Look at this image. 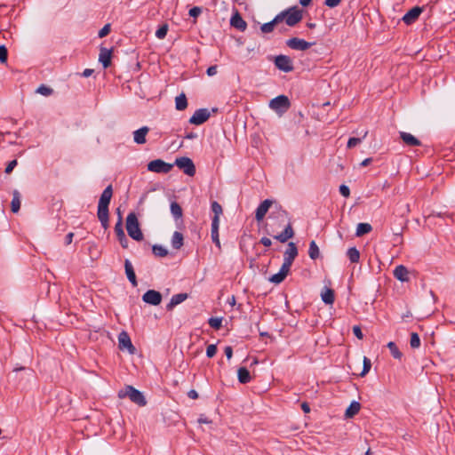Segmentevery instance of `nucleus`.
Here are the masks:
<instances>
[{
  "label": "nucleus",
  "instance_id": "nucleus-1",
  "mask_svg": "<svg viewBox=\"0 0 455 455\" xmlns=\"http://www.w3.org/2000/svg\"><path fill=\"white\" fill-rule=\"evenodd\" d=\"M113 196V188L112 185H108L102 192L99 204H98V219L101 223V226L104 229H107L109 226L108 224V205L110 204L111 198Z\"/></svg>",
  "mask_w": 455,
  "mask_h": 455
},
{
  "label": "nucleus",
  "instance_id": "nucleus-2",
  "mask_svg": "<svg viewBox=\"0 0 455 455\" xmlns=\"http://www.w3.org/2000/svg\"><path fill=\"white\" fill-rule=\"evenodd\" d=\"M126 230L128 235L135 241H142L144 238L140 223L135 212H132L126 218Z\"/></svg>",
  "mask_w": 455,
  "mask_h": 455
},
{
  "label": "nucleus",
  "instance_id": "nucleus-3",
  "mask_svg": "<svg viewBox=\"0 0 455 455\" xmlns=\"http://www.w3.org/2000/svg\"><path fill=\"white\" fill-rule=\"evenodd\" d=\"M118 396L120 398L129 397L132 403L139 406H145L147 404L143 394L132 386H126L124 389L120 390Z\"/></svg>",
  "mask_w": 455,
  "mask_h": 455
},
{
  "label": "nucleus",
  "instance_id": "nucleus-4",
  "mask_svg": "<svg viewBox=\"0 0 455 455\" xmlns=\"http://www.w3.org/2000/svg\"><path fill=\"white\" fill-rule=\"evenodd\" d=\"M278 15H283V20H285V23L290 27L295 26L303 18L302 11L297 6L283 11Z\"/></svg>",
  "mask_w": 455,
  "mask_h": 455
},
{
  "label": "nucleus",
  "instance_id": "nucleus-5",
  "mask_svg": "<svg viewBox=\"0 0 455 455\" xmlns=\"http://www.w3.org/2000/svg\"><path fill=\"white\" fill-rule=\"evenodd\" d=\"M290 107V100L285 95H279L272 99L269 102V108L279 115L285 113Z\"/></svg>",
  "mask_w": 455,
  "mask_h": 455
},
{
  "label": "nucleus",
  "instance_id": "nucleus-6",
  "mask_svg": "<svg viewBox=\"0 0 455 455\" xmlns=\"http://www.w3.org/2000/svg\"><path fill=\"white\" fill-rule=\"evenodd\" d=\"M173 164L183 171V172L188 176L193 177L196 174V166L189 157H178Z\"/></svg>",
  "mask_w": 455,
  "mask_h": 455
},
{
  "label": "nucleus",
  "instance_id": "nucleus-7",
  "mask_svg": "<svg viewBox=\"0 0 455 455\" xmlns=\"http://www.w3.org/2000/svg\"><path fill=\"white\" fill-rule=\"evenodd\" d=\"M172 164L165 163L162 159H156L148 164V170L156 173H168L173 168Z\"/></svg>",
  "mask_w": 455,
  "mask_h": 455
},
{
  "label": "nucleus",
  "instance_id": "nucleus-8",
  "mask_svg": "<svg viewBox=\"0 0 455 455\" xmlns=\"http://www.w3.org/2000/svg\"><path fill=\"white\" fill-rule=\"evenodd\" d=\"M118 347L122 351L127 350L131 355L136 353V347L132 345L129 334L124 331L118 335Z\"/></svg>",
  "mask_w": 455,
  "mask_h": 455
},
{
  "label": "nucleus",
  "instance_id": "nucleus-9",
  "mask_svg": "<svg viewBox=\"0 0 455 455\" xmlns=\"http://www.w3.org/2000/svg\"><path fill=\"white\" fill-rule=\"evenodd\" d=\"M275 66L281 71L291 72L294 69L291 59L287 55H277L275 57Z\"/></svg>",
  "mask_w": 455,
  "mask_h": 455
},
{
  "label": "nucleus",
  "instance_id": "nucleus-10",
  "mask_svg": "<svg viewBox=\"0 0 455 455\" xmlns=\"http://www.w3.org/2000/svg\"><path fill=\"white\" fill-rule=\"evenodd\" d=\"M313 44H315V43H309L298 37H291L286 41V45L289 48L297 51H306L309 49Z\"/></svg>",
  "mask_w": 455,
  "mask_h": 455
},
{
  "label": "nucleus",
  "instance_id": "nucleus-11",
  "mask_svg": "<svg viewBox=\"0 0 455 455\" xmlns=\"http://www.w3.org/2000/svg\"><path fill=\"white\" fill-rule=\"evenodd\" d=\"M211 116V112L207 108H199L196 110L190 117L189 123L195 125H200L205 123Z\"/></svg>",
  "mask_w": 455,
  "mask_h": 455
},
{
  "label": "nucleus",
  "instance_id": "nucleus-12",
  "mask_svg": "<svg viewBox=\"0 0 455 455\" xmlns=\"http://www.w3.org/2000/svg\"><path fill=\"white\" fill-rule=\"evenodd\" d=\"M298 255V249L293 242L288 243V248L284 252L283 266L291 269V267Z\"/></svg>",
  "mask_w": 455,
  "mask_h": 455
},
{
  "label": "nucleus",
  "instance_id": "nucleus-13",
  "mask_svg": "<svg viewBox=\"0 0 455 455\" xmlns=\"http://www.w3.org/2000/svg\"><path fill=\"white\" fill-rule=\"evenodd\" d=\"M142 299L149 305L157 306L162 301V294L157 291L148 290L143 294Z\"/></svg>",
  "mask_w": 455,
  "mask_h": 455
},
{
  "label": "nucleus",
  "instance_id": "nucleus-14",
  "mask_svg": "<svg viewBox=\"0 0 455 455\" xmlns=\"http://www.w3.org/2000/svg\"><path fill=\"white\" fill-rule=\"evenodd\" d=\"M424 8L419 6H415L411 8L410 11H408L403 17L402 18L403 21L406 25H411L414 23L419 17V15L422 13Z\"/></svg>",
  "mask_w": 455,
  "mask_h": 455
},
{
  "label": "nucleus",
  "instance_id": "nucleus-15",
  "mask_svg": "<svg viewBox=\"0 0 455 455\" xmlns=\"http://www.w3.org/2000/svg\"><path fill=\"white\" fill-rule=\"evenodd\" d=\"M273 204L274 202L272 200L266 199L258 206L255 212V219L257 221H261L264 219Z\"/></svg>",
  "mask_w": 455,
  "mask_h": 455
},
{
  "label": "nucleus",
  "instance_id": "nucleus-16",
  "mask_svg": "<svg viewBox=\"0 0 455 455\" xmlns=\"http://www.w3.org/2000/svg\"><path fill=\"white\" fill-rule=\"evenodd\" d=\"M112 50L105 47H100L99 61L102 64L104 68H108L111 65Z\"/></svg>",
  "mask_w": 455,
  "mask_h": 455
},
{
  "label": "nucleus",
  "instance_id": "nucleus-17",
  "mask_svg": "<svg viewBox=\"0 0 455 455\" xmlns=\"http://www.w3.org/2000/svg\"><path fill=\"white\" fill-rule=\"evenodd\" d=\"M230 25L240 31H244L247 28V23L237 11L231 17Z\"/></svg>",
  "mask_w": 455,
  "mask_h": 455
},
{
  "label": "nucleus",
  "instance_id": "nucleus-18",
  "mask_svg": "<svg viewBox=\"0 0 455 455\" xmlns=\"http://www.w3.org/2000/svg\"><path fill=\"white\" fill-rule=\"evenodd\" d=\"M293 235H294V231L291 227V224L289 222L287 224V226L285 227L284 230L281 234L273 235V237L275 240L279 241L280 243H285L289 239L292 238Z\"/></svg>",
  "mask_w": 455,
  "mask_h": 455
},
{
  "label": "nucleus",
  "instance_id": "nucleus-19",
  "mask_svg": "<svg viewBox=\"0 0 455 455\" xmlns=\"http://www.w3.org/2000/svg\"><path fill=\"white\" fill-rule=\"evenodd\" d=\"M399 134L403 143L409 147H418L421 145V142L411 133L400 132Z\"/></svg>",
  "mask_w": 455,
  "mask_h": 455
},
{
  "label": "nucleus",
  "instance_id": "nucleus-20",
  "mask_svg": "<svg viewBox=\"0 0 455 455\" xmlns=\"http://www.w3.org/2000/svg\"><path fill=\"white\" fill-rule=\"evenodd\" d=\"M289 272H290V268H288L286 266L282 265L279 272L273 275L269 278V281L273 283L279 284L285 279V277L288 275Z\"/></svg>",
  "mask_w": 455,
  "mask_h": 455
},
{
  "label": "nucleus",
  "instance_id": "nucleus-21",
  "mask_svg": "<svg viewBox=\"0 0 455 455\" xmlns=\"http://www.w3.org/2000/svg\"><path fill=\"white\" fill-rule=\"evenodd\" d=\"M188 297V293H178L172 297L170 302L166 305V310L172 311L177 305L182 303Z\"/></svg>",
  "mask_w": 455,
  "mask_h": 455
},
{
  "label": "nucleus",
  "instance_id": "nucleus-22",
  "mask_svg": "<svg viewBox=\"0 0 455 455\" xmlns=\"http://www.w3.org/2000/svg\"><path fill=\"white\" fill-rule=\"evenodd\" d=\"M124 269L128 280L130 281L133 287H136L138 285L136 275L133 267L129 259L124 260Z\"/></svg>",
  "mask_w": 455,
  "mask_h": 455
},
{
  "label": "nucleus",
  "instance_id": "nucleus-23",
  "mask_svg": "<svg viewBox=\"0 0 455 455\" xmlns=\"http://www.w3.org/2000/svg\"><path fill=\"white\" fill-rule=\"evenodd\" d=\"M394 276L401 282L409 281V271L403 265H399L394 269Z\"/></svg>",
  "mask_w": 455,
  "mask_h": 455
},
{
  "label": "nucleus",
  "instance_id": "nucleus-24",
  "mask_svg": "<svg viewBox=\"0 0 455 455\" xmlns=\"http://www.w3.org/2000/svg\"><path fill=\"white\" fill-rule=\"evenodd\" d=\"M149 132V128L143 126L133 132V140L137 144L146 143V136Z\"/></svg>",
  "mask_w": 455,
  "mask_h": 455
},
{
  "label": "nucleus",
  "instance_id": "nucleus-25",
  "mask_svg": "<svg viewBox=\"0 0 455 455\" xmlns=\"http://www.w3.org/2000/svg\"><path fill=\"white\" fill-rule=\"evenodd\" d=\"M283 21V15H276L271 21L264 23L260 27L262 33L267 34L274 30L275 25Z\"/></svg>",
  "mask_w": 455,
  "mask_h": 455
},
{
  "label": "nucleus",
  "instance_id": "nucleus-26",
  "mask_svg": "<svg viewBox=\"0 0 455 455\" xmlns=\"http://www.w3.org/2000/svg\"><path fill=\"white\" fill-rule=\"evenodd\" d=\"M238 380L242 384L249 383L251 379V373L245 367H240L237 371Z\"/></svg>",
  "mask_w": 455,
  "mask_h": 455
},
{
  "label": "nucleus",
  "instance_id": "nucleus-27",
  "mask_svg": "<svg viewBox=\"0 0 455 455\" xmlns=\"http://www.w3.org/2000/svg\"><path fill=\"white\" fill-rule=\"evenodd\" d=\"M360 408H361V404L358 402H355V401L352 402L350 403V405L347 407V409L346 410L345 417L347 419L353 418L355 415H356L359 412Z\"/></svg>",
  "mask_w": 455,
  "mask_h": 455
},
{
  "label": "nucleus",
  "instance_id": "nucleus-28",
  "mask_svg": "<svg viewBox=\"0 0 455 455\" xmlns=\"http://www.w3.org/2000/svg\"><path fill=\"white\" fill-rule=\"evenodd\" d=\"M219 226L220 223H217L216 220H212V230H211V235L212 242L220 248V242L219 238Z\"/></svg>",
  "mask_w": 455,
  "mask_h": 455
},
{
  "label": "nucleus",
  "instance_id": "nucleus-29",
  "mask_svg": "<svg viewBox=\"0 0 455 455\" xmlns=\"http://www.w3.org/2000/svg\"><path fill=\"white\" fill-rule=\"evenodd\" d=\"M12 212L16 213L20 209V193L18 190L12 192V200L11 203Z\"/></svg>",
  "mask_w": 455,
  "mask_h": 455
},
{
  "label": "nucleus",
  "instance_id": "nucleus-30",
  "mask_svg": "<svg viewBox=\"0 0 455 455\" xmlns=\"http://www.w3.org/2000/svg\"><path fill=\"white\" fill-rule=\"evenodd\" d=\"M184 237L180 232L175 231L172 237V245L174 249L179 250L183 246Z\"/></svg>",
  "mask_w": 455,
  "mask_h": 455
},
{
  "label": "nucleus",
  "instance_id": "nucleus-31",
  "mask_svg": "<svg viewBox=\"0 0 455 455\" xmlns=\"http://www.w3.org/2000/svg\"><path fill=\"white\" fill-rule=\"evenodd\" d=\"M323 301L327 305H331L335 299L334 291L331 289H326L321 294Z\"/></svg>",
  "mask_w": 455,
  "mask_h": 455
},
{
  "label": "nucleus",
  "instance_id": "nucleus-32",
  "mask_svg": "<svg viewBox=\"0 0 455 455\" xmlns=\"http://www.w3.org/2000/svg\"><path fill=\"white\" fill-rule=\"evenodd\" d=\"M175 106L177 110H184L188 107V100L184 93L180 94L175 99Z\"/></svg>",
  "mask_w": 455,
  "mask_h": 455
},
{
  "label": "nucleus",
  "instance_id": "nucleus-33",
  "mask_svg": "<svg viewBox=\"0 0 455 455\" xmlns=\"http://www.w3.org/2000/svg\"><path fill=\"white\" fill-rule=\"evenodd\" d=\"M372 230V227L369 223H359L356 228L355 235L363 236Z\"/></svg>",
  "mask_w": 455,
  "mask_h": 455
},
{
  "label": "nucleus",
  "instance_id": "nucleus-34",
  "mask_svg": "<svg viewBox=\"0 0 455 455\" xmlns=\"http://www.w3.org/2000/svg\"><path fill=\"white\" fill-rule=\"evenodd\" d=\"M171 212L176 220L182 218L183 211L181 206L177 202H172Z\"/></svg>",
  "mask_w": 455,
  "mask_h": 455
},
{
  "label": "nucleus",
  "instance_id": "nucleus-35",
  "mask_svg": "<svg viewBox=\"0 0 455 455\" xmlns=\"http://www.w3.org/2000/svg\"><path fill=\"white\" fill-rule=\"evenodd\" d=\"M308 255L311 259H316L320 256L319 248L315 243V241H311L309 243Z\"/></svg>",
  "mask_w": 455,
  "mask_h": 455
},
{
  "label": "nucleus",
  "instance_id": "nucleus-36",
  "mask_svg": "<svg viewBox=\"0 0 455 455\" xmlns=\"http://www.w3.org/2000/svg\"><path fill=\"white\" fill-rule=\"evenodd\" d=\"M212 211L214 213L212 220H216L217 223H220V216L222 214V206L216 201L212 203Z\"/></svg>",
  "mask_w": 455,
  "mask_h": 455
},
{
  "label": "nucleus",
  "instance_id": "nucleus-37",
  "mask_svg": "<svg viewBox=\"0 0 455 455\" xmlns=\"http://www.w3.org/2000/svg\"><path fill=\"white\" fill-rule=\"evenodd\" d=\"M347 255L352 263H357L360 259V252L355 247L347 250Z\"/></svg>",
  "mask_w": 455,
  "mask_h": 455
},
{
  "label": "nucleus",
  "instance_id": "nucleus-38",
  "mask_svg": "<svg viewBox=\"0 0 455 455\" xmlns=\"http://www.w3.org/2000/svg\"><path fill=\"white\" fill-rule=\"evenodd\" d=\"M387 347L390 350V353L395 359H401L403 356V354L400 352L399 348L397 347L396 344L393 341H390L387 343Z\"/></svg>",
  "mask_w": 455,
  "mask_h": 455
},
{
  "label": "nucleus",
  "instance_id": "nucleus-39",
  "mask_svg": "<svg viewBox=\"0 0 455 455\" xmlns=\"http://www.w3.org/2000/svg\"><path fill=\"white\" fill-rule=\"evenodd\" d=\"M152 251L157 257H165L168 255V251L164 246L159 244L153 245Z\"/></svg>",
  "mask_w": 455,
  "mask_h": 455
},
{
  "label": "nucleus",
  "instance_id": "nucleus-40",
  "mask_svg": "<svg viewBox=\"0 0 455 455\" xmlns=\"http://www.w3.org/2000/svg\"><path fill=\"white\" fill-rule=\"evenodd\" d=\"M114 230H115V233H116L117 238L125 235L124 228H123V217L122 216H119L117 222L115 225Z\"/></svg>",
  "mask_w": 455,
  "mask_h": 455
},
{
  "label": "nucleus",
  "instance_id": "nucleus-41",
  "mask_svg": "<svg viewBox=\"0 0 455 455\" xmlns=\"http://www.w3.org/2000/svg\"><path fill=\"white\" fill-rule=\"evenodd\" d=\"M368 134V131H365L363 134V138H350L347 141V147L352 148L361 143L362 140L364 139Z\"/></svg>",
  "mask_w": 455,
  "mask_h": 455
},
{
  "label": "nucleus",
  "instance_id": "nucleus-42",
  "mask_svg": "<svg viewBox=\"0 0 455 455\" xmlns=\"http://www.w3.org/2000/svg\"><path fill=\"white\" fill-rule=\"evenodd\" d=\"M36 92L41 94V95H44V96H50L53 93V90L49 87V86H46L44 84H41L37 89H36Z\"/></svg>",
  "mask_w": 455,
  "mask_h": 455
},
{
  "label": "nucleus",
  "instance_id": "nucleus-43",
  "mask_svg": "<svg viewBox=\"0 0 455 455\" xmlns=\"http://www.w3.org/2000/svg\"><path fill=\"white\" fill-rule=\"evenodd\" d=\"M168 32V24L164 23L158 28L156 32V36L159 39H164Z\"/></svg>",
  "mask_w": 455,
  "mask_h": 455
},
{
  "label": "nucleus",
  "instance_id": "nucleus-44",
  "mask_svg": "<svg viewBox=\"0 0 455 455\" xmlns=\"http://www.w3.org/2000/svg\"><path fill=\"white\" fill-rule=\"evenodd\" d=\"M410 346L412 348H418L420 346V339L418 333L412 332L411 334Z\"/></svg>",
  "mask_w": 455,
  "mask_h": 455
},
{
  "label": "nucleus",
  "instance_id": "nucleus-45",
  "mask_svg": "<svg viewBox=\"0 0 455 455\" xmlns=\"http://www.w3.org/2000/svg\"><path fill=\"white\" fill-rule=\"evenodd\" d=\"M221 323H222V318H218V317H211L209 320H208V323L209 325L215 329V330H220V327H221Z\"/></svg>",
  "mask_w": 455,
  "mask_h": 455
},
{
  "label": "nucleus",
  "instance_id": "nucleus-46",
  "mask_svg": "<svg viewBox=\"0 0 455 455\" xmlns=\"http://www.w3.org/2000/svg\"><path fill=\"white\" fill-rule=\"evenodd\" d=\"M371 360L369 358H367L366 356L363 357V371L362 372L360 373V376L361 377H363L365 376L371 370Z\"/></svg>",
  "mask_w": 455,
  "mask_h": 455
},
{
  "label": "nucleus",
  "instance_id": "nucleus-47",
  "mask_svg": "<svg viewBox=\"0 0 455 455\" xmlns=\"http://www.w3.org/2000/svg\"><path fill=\"white\" fill-rule=\"evenodd\" d=\"M8 60V51L4 45H0V62L6 63Z\"/></svg>",
  "mask_w": 455,
  "mask_h": 455
},
{
  "label": "nucleus",
  "instance_id": "nucleus-48",
  "mask_svg": "<svg viewBox=\"0 0 455 455\" xmlns=\"http://www.w3.org/2000/svg\"><path fill=\"white\" fill-rule=\"evenodd\" d=\"M217 353V346L214 344L209 345L206 348V355L209 358L213 357Z\"/></svg>",
  "mask_w": 455,
  "mask_h": 455
},
{
  "label": "nucleus",
  "instance_id": "nucleus-49",
  "mask_svg": "<svg viewBox=\"0 0 455 455\" xmlns=\"http://www.w3.org/2000/svg\"><path fill=\"white\" fill-rule=\"evenodd\" d=\"M110 32V24H106L100 31L99 37L102 38L108 36Z\"/></svg>",
  "mask_w": 455,
  "mask_h": 455
},
{
  "label": "nucleus",
  "instance_id": "nucleus-50",
  "mask_svg": "<svg viewBox=\"0 0 455 455\" xmlns=\"http://www.w3.org/2000/svg\"><path fill=\"white\" fill-rule=\"evenodd\" d=\"M202 13V8L195 6L189 10V15L193 18H197Z\"/></svg>",
  "mask_w": 455,
  "mask_h": 455
},
{
  "label": "nucleus",
  "instance_id": "nucleus-51",
  "mask_svg": "<svg viewBox=\"0 0 455 455\" xmlns=\"http://www.w3.org/2000/svg\"><path fill=\"white\" fill-rule=\"evenodd\" d=\"M339 193L344 197H348L350 196V189H349V188L347 185L343 184V185L339 186Z\"/></svg>",
  "mask_w": 455,
  "mask_h": 455
},
{
  "label": "nucleus",
  "instance_id": "nucleus-52",
  "mask_svg": "<svg viewBox=\"0 0 455 455\" xmlns=\"http://www.w3.org/2000/svg\"><path fill=\"white\" fill-rule=\"evenodd\" d=\"M17 164H18L17 160H15V159L9 162L4 170L5 173L10 174L12 172V170L14 169V167L17 165Z\"/></svg>",
  "mask_w": 455,
  "mask_h": 455
},
{
  "label": "nucleus",
  "instance_id": "nucleus-53",
  "mask_svg": "<svg viewBox=\"0 0 455 455\" xmlns=\"http://www.w3.org/2000/svg\"><path fill=\"white\" fill-rule=\"evenodd\" d=\"M353 332L356 338H358L359 339H363V334L362 332L361 328L358 325H355L353 327Z\"/></svg>",
  "mask_w": 455,
  "mask_h": 455
},
{
  "label": "nucleus",
  "instance_id": "nucleus-54",
  "mask_svg": "<svg viewBox=\"0 0 455 455\" xmlns=\"http://www.w3.org/2000/svg\"><path fill=\"white\" fill-rule=\"evenodd\" d=\"M341 0H325L324 4L330 8H334L340 4Z\"/></svg>",
  "mask_w": 455,
  "mask_h": 455
},
{
  "label": "nucleus",
  "instance_id": "nucleus-55",
  "mask_svg": "<svg viewBox=\"0 0 455 455\" xmlns=\"http://www.w3.org/2000/svg\"><path fill=\"white\" fill-rule=\"evenodd\" d=\"M117 240L123 248L126 249L128 247V239L125 235L118 237Z\"/></svg>",
  "mask_w": 455,
  "mask_h": 455
},
{
  "label": "nucleus",
  "instance_id": "nucleus-56",
  "mask_svg": "<svg viewBox=\"0 0 455 455\" xmlns=\"http://www.w3.org/2000/svg\"><path fill=\"white\" fill-rule=\"evenodd\" d=\"M275 208L277 210V212H276L277 217H283V218L287 217L286 211L283 210L280 205H275Z\"/></svg>",
  "mask_w": 455,
  "mask_h": 455
},
{
  "label": "nucleus",
  "instance_id": "nucleus-57",
  "mask_svg": "<svg viewBox=\"0 0 455 455\" xmlns=\"http://www.w3.org/2000/svg\"><path fill=\"white\" fill-rule=\"evenodd\" d=\"M206 73L209 76H212L217 74V66L213 65L207 68Z\"/></svg>",
  "mask_w": 455,
  "mask_h": 455
},
{
  "label": "nucleus",
  "instance_id": "nucleus-58",
  "mask_svg": "<svg viewBox=\"0 0 455 455\" xmlns=\"http://www.w3.org/2000/svg\"><path fill=\"white\" fill-rule=\"evenodd\" d=\"M224 353L228 360L232 358L233 355V348L230 346H227L224 349Z\"/></svg>",
  "mask_w": 455,
  "mask_h": 455
},
{
  "label": "nucleus",
  "instance_id": "nucleus-59",
  "mask_svg": "<svg viewBox=\"0 0 455 455\" xmlns=\"http://www.w3.org/2000/svg\"><path fill=\"white\" fill-rule=\"evenodd\" d=\"M259 242L261 244H263L266 247H269L272 244L271 240L268 237H265V236L262 237Z\"/></svg>",
  "mask_w": 455,
  "mask_h": 455
},
{
  "label": "nucleus",
  "instance_id": "nucleus-60",
  "mask_svg": "<svg viewBox=\"0 0 455 455\" xmlns=\"http://www.w3.org/2000/svg\"><path fill=\"white\" fill-rule=\"evenodd\" d=\"M74 237V234L72 232L68 233L65 237V244L68 245L72 243Z\"/></svg>",
  "mask_w": 455,
  "mask_h": 455
},
{
  "label": "nucleus",
  "instance_id": "nucleus-61",
  "mask_svg": "<svg viewBox=\"0 0 455 455\" xmlns=\"http://www.w3.org/2000/svg\"><path fill=\"white\" fill-rule=\"evenodd\" d=\"M188 396L191 399H197L198 398V393L195 389H191L188 393Z\"/></svg>",
  "mask_w": 455,
  "mask_h": 455
},
{
  "label": "nucleus",
  "instance_id": "nucleus-62",
  "mask_svg": "<svg viewBox=\"0 0 455 455\" xmlns=\"http://www.w3.org/2000/svg\"><path fill=\"white\" fill-rule=\"evenodd\" d=\"M94 70L91 68H85L82 74L84 77H89L93 74Z\"/></svg>",
  "mask_w": 455,
  "mask_h": 455
},
{
  "label": "nucleus",
  "instance_id": "nucleus-63",
  "mask_svg": "<svg viewBox=\"0 0 455 455\" xmlns=\"http://www.w3.org/2000/svg\"><path fill=\"white\" fill-rule=\"evenodd\" d=\"M301 409L305 413H308L310 411L309 404L306 402L301 403Z\"/></svg>",
  "mask_w": 455,
  "mask_h": 455
},
{
  "label": "nucleus",
  "instance_id": "nucleus-64",
  "mask_svg": "<svg viewBox=\"0 0 455 455\" xmlns=\"http://www.w3.org/2000/svg\"><path fill=\"white\" fill-rule=\"evenodd\" d=\"M371 162H372V158H371V157H369V158L364 159V160L360 164V165H361V166H363V167H364V166L369 165Z\"/></svg>",
  "mask_w": 455,
  "mask_h": 455
}]
</instances>
